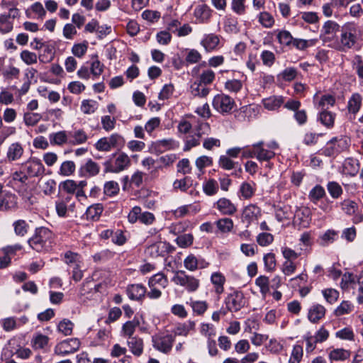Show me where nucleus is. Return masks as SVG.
Here are the masks:
<instances>
[{
  "mask_svg": "<svg viewBox=\"0 0 363 363\" xmlns=\"http://www.w3.org/2000/svg\"><path fill=\"white\" fill-rule=\"evenodd\" d=\"M111 148L121 149L125 145V140L121 135L114 133L108 138Z\"/></svg>",
  "mask_w": 363,
  "mask_h": 363,
  "instance_id": "nucleus-59",
  "label": "nucleus"
},
{
  "mask_svg": "<svg viewBox=\"0 0 363 363\" xmlns=\"http://www.w3.org/2000/svg\"><path fill=\"white\" fill-rule=\"evenodd\" d=\"M30 10L32 11L33 13L38 14V18L43 20L46 14V11L45 9L43 8V5L40 2H35L31 6L30 9H28L26 11V14L27 17L30 18Z\"/></svg>",
  "mask_w": 363,
  "mask_h": 363,
  "instance_id": "nucleus-46",
  "label": "nucleus"
},
{
  "mask_svg": "<svg viewBox=\"0 0 363 363\" xmlns=\"http://www.w3.org/2000/svg\"><path fill=\"white\" fill-rule=\"evenodd\" d=\"M116 154H113L106 160L103 165L104 167V173H118L127 169L130 165V160L129 157L124 152L120 153L113 160Z\"/></svg>",
  "mask_w": 363,
  "mask_h": 363,
  "instance_id": "nucleus-3",
  "label": "nucleus"
},
{
  "mask_svg": "<svg viewBox=\"0 0 363 363\" xmlns=\"http://www.w3.org/2000/svg\"><path fill=\"white\" fill-rule=\"evenodd\" d=\"M179 146V142L172 138L163 139L153 142L150 146L149 151L151 153L160 155L166 150L176 149Z\"/></svg>",
  "mask_w": 363,
  "mask_h": 363,
  "instance_id": "nucleus-13",
  "label": "nucleus"
},
{
  "mask_svg": "<svg viewBox=\"0 0 363 363\" xmlns=\"http://www.w3.org/2000/svg\"><path fill=\"white\" fill-rule=\"evenodd\" d=\"M350 142V140L346 137H334L321 150V154L327 157H336L349 148Z\"/></svg>",
  "mask_w": 363,
  "mask_h": 363,
  "instance_id": "nucleus-4",
  "label": "nucleus"
},
{
  "mask_svg": "<svg viewBox=\"0 0 363 363\" xmlns=\"http://www.w3.org/2000/svg\"><path fill=\"white\" fill-rule=\"evenodd\" d=\"M21 59L26 65H33L37 62L38 57L37 55L33 52L25 50H23L20 54Z\"/></svg>",
  "mask_w": 363,
  "mask_h": 363,
  "instance_id": "nucleus-63",
  "label": "nucleus"
},
{
  "mask_svg": "<svg viewBox=\"0 0 363 363\" xmlns=\"http://www.w3.org/2000/svg\"><path fill=\"white\" fill-rule=\"evenodd\" d=\"M327 190L334 199H339L343 193L342 186L336 182H329L327 184Z\"/></svg>",
  "mask_w": 363,
  "mask_h": 363,
  "instance_id": "nucleus-38",
  "label": "nucleus"
},
{
  "mask_svg": "<svg viewBox=\"0 0 363 363\" xmlns=\"http://www.w3.org/2000/svg\"><path fill=\"white\" fill-rule=\"evenodd\" d=\"M17 207V198L14 194L5 196L0 199V211H6Z\"/></svg>",
  "mask_w": 363,
  "mask_h": 363,
  "instance_id": "nucleus-26",
  "label": "nucleus"
},
{
  "mask_svg": "<svg viewBox=\"0 0 363 363\" xmlns=\"http://www.w3.org/2000/svg\"><path fill=\"white\" fill-rule=\"evenodd\" d=\"M81 256L77 252H74L72 251H67L64 255V261L68 265L79 264Z\"/></svg>",
  "mask_w": 363,
  "mask_h": 363,
  "instance_id": "nucleus-56",
  "label": "nucleus"
},
{
  "mask_svg": "<svg viewBox=\"0 0 363 363\" xmlns=\"http://www.w3.org/2000/svg\"><path fill=\"white\" fill-rule=\"evenodd\" d=\"M215 205L223 215L232 216L237 211L236 206L226 198L220 199Z\"/></svg>",
  "mask_w": 363,
  "mask_h": 363,
  "instance_id": "nucleus-18",
  "label": "nucleus"
},
{
  "mask_svg": "<svg viewBox=\"0 0 363 363\" xmlns=\"http://www.w3.org/2000/svg\"><path fill=\"white\" fill-rule=\"evenodd\" d=\"M43 48V53L39 56V59L42 62H50L55 57V45L45 42Z\"/></svg>",
  "mask_w": 363,
  "mask_h": 363,
  "instance_id": "nucleus-34",
  "label": "nucleus"
},
{
  "mask_svg": "<svg viewBox=\"0 0 363 363\" xmlns=\"http://www.w3.org/2000/svg\"><path fill=\"white\" fill-rule=\"evenodd\" d=\"M211 9L206 4L199 5L194 10V16L200 23L208 22L211 16Z\"/></svg>",
  "mask_w": 363,
  "mask_h": 363,
  "instance_id": "nucleus-21",
  "label": "nucleus"
},
{
  "mask_svg": "<svg viewBox=\"0 0 363 363\" xmlns=\"http://www.w3.org/2000/svg\"><path fill=\"white\" fill-rule=\"evenodd\" d=\"M325 196V189L321 185L317 184L310 191L308 198L313 203H317L318 201Z\"/></svg>",
  "mask_w": 363,
  "mask_h": 363,
  "instance_id": "nucleus-33",
  "label": "nucleus"
},
{
  "mask_svg": "<svg viewBox=\"0 0 363 363\" xmlns=\"http://www.w3.org/2000/svg\"><path fill=\"white\" fill-rule=\"evenodd\" d=\"M263 105L268 110H276L284 103L282 96H273L262 100Z\"/></svg>",
  "mask_w": 363,
  "mask_h": 363,
  "instance_id": "nucleus-30",
  "label": "nucleus"
},
{
  "mask_svg": "<svg viewBox=\"0 0 363 363\" xmlns=\"http://www.w3.org/2000/svg\"><path fill=\"white\" fill-rule=\"evenodd\" d=\"M255 284L260 289V293L266 295L269 291V280L266 276L261 275L255 280Z\"/></svg>",
  "mask_w": 363,
  "mask_h": 363,
  "instance_id": "nucleus-48",
  "label": "nucleus"
},
{
  "mask_svg": "<svg viewBox=\"0 0 363 363\" xmlns=\"http://www.w3.org/2000/svg\"><path fill=\"white\" fill-rule=\"evenodd\" d=\"M211 280L215 286L216 294H220L224 291L223 285L225 282V277L220 272H214L211 274Z\"/></svg>",
  "mask_w": 363,
  "mask_h": 363,
  "instance_id": "nucleus-29",
  "label": "nucleus"
},
{
  "mask_svg": "<svg viewBox=\"0 0 363 363\" xmlns=\"http://www.w3.org/2000/svg\"><path fill=\"white\" fill-rule=\"evenodd\" d=\"M341 27L340 25L331 20H328L323 24L320 30V38L324 43H333V46L335 45L338 37V32H340Z\"/></svg>",
  "mask_w": 363,
  "mask_h": 363,
  "instance_id": "nucleus-7",
  "label": "nucleus"
},
{
  "mask_svg": "<svg viewBox=\"0 0 363 363\" xmlns=\"http://www.w3.org/2000/svg\"><path fill=\"white\" fill-rule=\"evenodd\" d=\"M54 240V233L48 228H36L34 234L28 240L29 246L37 252L48 251Z\"/></svg>",
  "mask_w": 363,
  "mask_h": 363,
  "instance_id": "nucleus-2",
  "label": "nucleus"
},
{
  "mask_svg": "<svg viewBox=\"0 0 363 363\" xmlns=\"http://www.w3.org/2000/svg\"><path fill=\"white\" fill-rule=\"evenodd\" d=\"M49 337L43 334H38L32 340L33 347L35 349H44L48 345Z\"/></svg>",
  "mask_w": 363,
  "mask_h": 363,
  "instance_id": "nucleus-55",
  "label": "nucleus"
},
{
  "mask_svg": "<svg viewBox=\"0 0 363 363\" xmlns=\"http://www.w3.org/2000/svg\"><path fill=\"white\" fill-rule=\"evenodd\" d=\"M336 236L337 233L335 230H328L324 234L319 237L318 242L321 246H327L335 241Z\"/></svg>",
  "mask_w": 363,
  "mask_h": 363,
  "instance_id": "nucleus-39",
  "label": "nucleus"
},
{
  "mask_svg": "<svg viewBox=\"0 0 363 363\" xmlns=\"http://www.w3.org/2000/svg\"><path fill=\"white\" fill-rule=\"evenodd\" d=\"M81 342L77 338H69L59 342L55 347V353L60 356H65L77 352Z\"/></svg>",
  "mask_w": 363,
  "mask_h": 363,
  "instance_id": "nucleus-9",
  "label": "nucleus"
},
{
  "mask_svg": "<svg viewBox=\"0 0 363 363\" xmlns=\"http://www.w3.org/2000/svg\"><path fill=\"white\" fill-rule=\"evenodd\" d=\"M350 356V352L342 348L334 349L329 353V359L331 363L334 361H345Z\"/></svg>",
  "mask_w": 363,
  "mask_h": 363,
  "instance_id": "nucleus-32",
  "label": "nucleus"
},
{
  "mask_svg": "<svg viewBox=\"0 0 363 363\" xmlns=\"http://www.w3.org/2000/svg\"><path fill=\"white\" fill-rule=\"evenodd\" d=\"M359 31V27L356 23H345L341 27L340 35L333 48L341 52L352 49L357 42Z\"/></svg>",
  "mask_w": 363,
  "mask_h": 363,
  "instance_id": "nucleus-1",
  "label": "nucleus"
},
{
  "mask_svg": "<svg viewBox=\"0 0 363 363\" xmlns=\"http://www.w3.org/2000/svg\"><path fill=\"white\" fill-rule=\"evenodd\" d=\"M322 293L327 302L330 304L336 302L339 298V291L334 289H326Z\"/></svg>",
  "mask_w": 363,
  "mask_h": 363,
  "instance_id": "nucleus-64",
  "label": "nucleus"
},
{
  "mask_svg": "<svg viewBox=\"0 0 363 363\" xmlns=\"http://www.w3.org/2000/svg\"><path fill=\"white\" fill-rule=\"evenodd\" d=\"M353 306L348 301H343L340 305L334 311L336 316H341L352 312Z\"/></svg>",
  "mask_w": 363,
  "mask_h": 363,
  "instance_id": "nucleus-60",
  "label": "nucleus"
},
{
  "mask_svg": "<svg viewBox=\"0 0 363 363\" xmlns=\"http://www.w3.org/2000/svg\"><path fill=\"white\" fill-rule=\"evenodd\" d=\"M76 166L73 161H65L62 163L59 174L62 176L68 177L75 172Z\"/></svg>",
  "mask_w": 363,
  "mask_h": 363,
  "instance_id": "nucleus-41",
  "label": "nucleus"
},
{
  "mask_svg": "<svg viewBox=\"0 0 363 363\" xmlns=\"http://www.w3.org/2000/svg\"><path fill=\"white\" fill-rule=\"evenodd\" d=\"M73 327V323L69 319L65 318L59 323L57 325V330L64 335L67 336L72 333Z\"/></svg>",
  "mask_w": 363,
  "mask_h": 363,
  "instance_id": "nucleus-43",
  "label": "nucleus"
},
{
  "mask_svg": "<svg viewBox=\"0 0 363 363\" xmlns=\"http://www.w3.org/2000/svg\"><path fill=\"white\" fill-rule=\"evenodd\" d=\"M99 164L91 159H89L86 163L79 168V174L80 177H92L99 174Z\"/></svg>",
  "mask_w": 363,
  "mask_h": 363,
  "instance_id": "nucleus-15",
  "label": "nucleus"
},
{
  "mask_svg": "<svg viewBox=\"0 0 363 363\" xmlns=\"http://www.w3.org/2000/svg\"><path fill=\"white\" fill-rule=\"evenodd\" d=\"M153 347L165 354L169 352L172 348L174 337L172 335H155L152 337Z\"/></svg>",
  "mask_w": 363,
  "mask_h": 363,
  "instance_id": "nucleus-11",
  "label": "nucleus"
},
{
  "mask_svg": "<svg viewBox=\"0 0 363 363\" xmlns=\"http://www.w3.org/2000/svg\"><path fill=\"white\" fill-rule=\"evenodd\" d=\"M277 38L279 43L284 46H291L294 40L290 32L286 30H278Z\"/></svg>",
  "mask_w": 363,
  "mask_h": 363,
  "instance_id": "nucleus-40",
  "label": "nucleus"
},
{
  "mask_svg": "<svg viewBox=\"0 0 363 363\" xmlns=\"http://www.w3.org/2000/svg\"><path fill=\"white\" fill-rule=\"evenodd\" d=\"M255 184H251L248 182H243L240 187V193L245 199H250L255 192Z\"/></svg>",
  "mask_w": 363,
  "mask_h": 363,
  "instance_id": "nucleus-47",
  "label": "nucleus"
},
{
  "mask_svg": "<svg viewBox=\"0 0 363 363\" xmlns=\"http://www.w3.org/2000/svg\"><path fill=\"white\" fill-rule=\"evenodd\" d=\"M172 281L176 285L184 287L188 292L191 293L196 291L200 286L199 279L188 274L184 270L175 272Z\"/></svg>",
  "mask_w": 363,
  "mask_h": 363,
  "instance_id": "nucleus-5",
  "label": "nucleus"
},
{
  "mask_svg": "<svg viewBox=\"0 0 363 363\" xmlns=\"http://www.w3.org/2000/svg\"><path fill=\"white\" fill-rule=\"evenodd\" d=\"M125 292L130 300L139 301L145 298L147 290L142 284H133L127 286Z\"/></svg>",
  "mask_w": 363,
  "mask_h": 363,
  "instance_id": "nucleus-14",
  "label": "nucleus"
},
{
  "mask_svg": "<svg viewBox=\"0 0 363 363\" xmlns=\"http://www.w3.org/2000/svg\"><path fill=\"white\" fill-rule=\"evenodd\" d=\"M216 74L212 69H208L200 74L199 83L205 86L211 84L215 79Z\"/></svg>",
  "mask_w": 363,
  "mask_h": 363,
  "instance_id": "nucleus-51",
  "label": "nucleus"
},
{
  "mask_svg": "<svg viewBox=\"0 0 363 363\" xmlns=\"http://www.w3.org/2000/svg\"><path fill=\"white\" fill-rule=\"evenodd\" d=\"M89 43L86 40H84L82 43L74 44L72 48V54L79 57H82L87 51Z\"/></svg>",
  "mask_w": 363,
  "mask_h": 363,
  "instance_id": "nucleus-54",
  "label": "nucleus"
},
{
  "mask_svg": "<svg viewBox=\"0 0 363 363\" xmlns=\"http://www.w3.org/2000/svg\"><path fill=\"white\" fill-rule=\"evenodd\" d=\"M336 113L326 109L319 110L317 121L327 128L334 127Z\"/></svg>",
  "mask_w": 363,
  "mask_h": 363,
  "instance_id": "nucleus-16",
  "label": "nucleus"
},
{
  "mask_svg": "<svg viewBox=\"0 0 363 363\" xmlns=\"http://www.w3.org/2000/svg\"><path fill=\"white\" fill-rule=\"evenodd\" d=\"M234 106V100L228 95L218 94L213 100V108L221 113H230Z\"/></svg>",
  "mask_w": 363,
  "mask_h": 363,
  "instance_id": "nucleus-12",
  "label": "nucleus"
},
{
  "mask_svg": "<svg viewBox=\"0 0 363 363\" xmlns=\"http://www.w3.org/2000/svg\"><path fill=\"white\" fill-rule=\"evenodd\" d=\"M194 237L191 234H183L178 236L176 239L177 244L183 248L187 247L192 245Z\"/></svg>",
  "mask_w": 363,
  "mask_h": 363,
  "instance_id": "nucleus-62",
  "label": "nucleus"
},
{
  "mask_svg": "<svg viewBox=\"0 0 363 363\" xmlns=\"http://www.w3.org/2000/svg\"><path fill=\"white\" fill-rule=\"evenodd\" d=\"M258 18L259 22L261 23V25L267 28H272L275 22L272 15L267 11L261 12L259 15Z\"/></svg>",
  "mask_w": 363,
  "mask_h": 363,
  "instance_id": "nucleus-45",
  "label": "nucleus"
},
{
  "mask_svg": "<svg viewBox=\"0 0 363 363\" xmlns=\"http://www.w3.org/2000/svg\"><path fill=\"white\" fill-rule=\"evenodd\" d=\"M301 106V103L299 101L289 99L285 103L284 108L294 112V118L299 125L302 126L308 121V114L306 110L300 109Z\"/></svg>",
  "mask_w": 363,
  "mask_h": 363,
  "instance_id": "nucleus-10",
  "label": "nucleus"
},
{
  "mask_svg": "<svg viewBox=\"0 0 363 363\" xmlns=\"http://www.w3.org/2000/svg\"><path fill=\"white\" fill-rule=\"evenodd\" d=\"M191 93L195 96L205 97L209 93V89L205 85L195 82L191 86Z\"/></svg>",
  "mask_w": 363,
  "mask_h": 363,
  "instance_id": "nucleus-44",
  "label": "nucleus"
},
{
  "mask_svg": "<svg viewBox=\"0 0 363 363\" xmlns=\"http://www.w3.org/2000/svg\"><path fill=\"white\" fill-rule=\"evenodd\" d=\"M68 137L69 139V143L73 145H79L84 143L87 140V135L83 130H77L69 132Z\"/></svg>",
  "mask_w": 363,
  "mask_h": 363,
  "instance_id": "nucleus-28",
  "label": "nucleus"
},
{
  "mask_svg": "<svg viewBox=\"0 0 363 363\" xmlns=\"http://www.w3.org/2000/svg\"><path fill=\"white\" fill-rule=\"evenodd\" d=\"M362 96L359 93L353 94L349 99L347 108L350 113L356 115L361 108Z\"/></svg>",
  "mask_w": 363,
  "mask_h": 363,
  "instance_id": "nucleus-23",
  "label": "nucleus"
},
{
  "mask_svg": "<svg viewBox=\"0 0 363 363\" xmlns=\"http://www.w3.org/2000/svg\"><path fill=\"white\" fill-rule=\"evenodd\" d=\"M24 152L22 145L18 143H13L8 147L6 157L9 162H13L19 160Z\"/></svg>",
  "mask_w": 363,
  "mask_h": 363,
  "instance_id": "nucleus-19",
  "label": "nucleus"
},
{
  "mask_svg": "<svg viewBox=\"0 0 363 363\" xmlns=\"http://www.w3.org/2000/svg\"><path fill=\"white\" fill-rule=\"evenodd\" d=\"M59 189L67 194H73L77 191V182L72 179L65 180L60 183Z\"/></svg>",
  "mask_w": 363,
  "mask_h": 363,
  "instance_id": "nucleus-52",
  "label": "nucleus"
},
{
  "mask_svg": "<svg viewBox=\"0 0 363 363\" xmlns=\"http://www.w3.org/2000/svg\"><path fill=\"white\" fill-rule=\"evenodd\" d=\"M131 352L135 356H140L143 352V341L140 337L134 336L128 342Z\"/></svg>",
  "mask_w": 363,
  "mask_h": 363,
  "instance_id": "nucleus-25",
  "label": "nucleus"
},
{
  "mask_svg": "<svg viewBox=\"0 0 363 363\" xmlns=\"http://www.w3.org/2000/svg\"><path fill=\"white\" fill-rule=\"evenodd\" d=\"M342 210L347 215H352L355 213L357 208V203L352 200L345 199L340 203Z\"/></svg>",
  "mask_w": 363,
  "mask_h": 363,
  "instance_id": "nucleus-58",
  "label": "nucleus"
},
{
  "mask_svg": "<svg viewBox=\"0 0 363 363\" xmlns=\"http://www.w3.org/2000/svg\"><path fill=\"white\" fill-rule=\"evenodd\" d=\"M15 234L17 236H25L29 230V225L25 220L19 219L13 223Z\"/></svg>",
  "mask_w": 363,
  "mask_h": 363,
  "instance_id": "nucleus-35",
  "label": "nucleus"
},
{
  "mask_svg": "<svg viewBox=\"0 0 363 363\" xmlns=\"http://www.w3.org/2000/svg\"><path fill=\"white\" fill-rule=\"evenodd\" d=\"M225 303L230 312H238L246 304V298L241 291L234 290L225 298Z\"/></svg>",
  "mask_w": 363,
  "mask_h": 363,
  "instance_id": "nucleus-8",
  "label": "nucleus"
},
{
  "mask_svg": "<svg viewBox=\"0 0 363 363\" xmlns=\"http://www.w3.org/2000/svg\"><path fill=\"white\" fill-rule=\"evenodd\" d=\"M260 214V208L256 205L250 204L244 208L242 212V218L245 220L247 221L248 225L253 220H257Z\"/></svg>",
  "mask_w": 363,
  "mask_h": 363,
  "instance_id": "nucleus-22",
  "label": "nucleus"
},
{
  "mask_svg": "<svg viewBox=\"0 0 363 363\" xmlns=\"http://www.w3.org/2000/svg\"><path fill=\"white\" fill-rule=\"evenodd\" d=\"M203 189L206 195L213 196L218 192V184L216 180L211 179L203 184Z\"/></svg>",
  "mask_w": 363,
  "mask_h": 363,
  "instance_id": "nucleus-57",
  "label": "nucleus"
},
{
  "mask_svg": "<svg viewBox=\"0 0 363 363\" xmlns=\"http://www.w3.org/2000/svg\"><path fill=\"white\" fill-rule=\"evenodd\" d=\"M27 179L33 177H43L45 168L41 160L37 157H30L26 162L21 164Z\"/></svg>",
  "mask_w": 363,
  "mask_h": 363,
  "instance_id": "nucleus-6",
  "label": "nucleus"
},
{
  "mask_svg": "<svg viewBox=\"0 0 363 363\" xmlns=\"http://www.w3.org/2000/svg\"><path fill=\"white\" fill-rule=\"evenodd\" d=\"M220 43L218 35L214 33L204 35L201 41V45L204 48L206 52L214 50Z\"/></svg>",
  "mask_w": 363,
  "mask_h": 363,
  "instance_id": "nucleus-20",
  "label": "nucleus"
},
{
  "mask_svg": "<svg viewBox=\"0 0 363 363\" xmlns=\"http://www.w3.org/2000/svg\"><path fill=\"white\" fill-rule=\"evenodd\" d=\"M325 308L318 303L313 305L308 310V318L312 323H317L325 317Z\"/></svg>",
  "mask_w": 363,
  "mask_h": 363,
  "instance_id": "nucleus-17",
  "label": "nucleus"
},
{
  "mask_svg": "<svg viewBox=\"0 0 363 363\" xmlns=\"http://www.w3.org/2000/svg\"><path fill=\"white\" fill-rule=\"evenodd\" d=\"M42 118L40 114L37 113L27 112L24 113L23 120L26 125L33 126L36 125Z\"/></svg>",
  "mask_w": 363,
  "mask_h": 363,
  "instance_id": "nucleus-61",
  "label": "nucleus"
},
{
  "mask_svg": "<svg viewBox=\"0 0 363 363\" xmlns=\"http://www.w3.org/2000/svg\"><path fill=\"white\" fill-rule=\"evenodd\" d=\"M216 223L218 228L222 233H228L233 228V221L231 218H229L219 219L216 222Z\"/></svg>",
  "mask_w": 363,
  "mask_h": 363,
  "instance_id": "nucleus-50",
  "label": "nucleus"
},
{
  "mask_svg": "<svg viewBox=\"0 0 363 363\" xmlns=\"http://www.w3.org/2000/svg\"><path fill=\"white\" fill-rule=\"evenodd\" d=\"M104 211L101 203H96L90 206L86 211V216L88 219L98 220Z\"/></svg>",
  "mask_w": 363,
  "mask_h": 363,
  "instance_id": "nucleus-31",
  "label": "nucleus"
},
{
  "mask_svg": "<svg viewBox=\"0 0 363 363\" xmlns=\"http://www.w3.org/2000/svg\"><path fill=\"white\" fill-rule=\"evenodd\" d=\"M68 138V135L66 134L65 131H59L50 135V143L59 145L67 143Z\"/></svg>",
  "mask_w": 363,
  "mask_h": 363,
  "instance_id": "nucleus-53",
  "label": "nucleus"
},
{
  "mask_svg": "<svg viewBox=\"0 0 363 363\" xmlns=\"http://www.w3.org/2000/svg\"><path fill=\"white\" fill-rule=\"evenodd\" d=\"M120 191L118 184L115 181L106 182L104 185V194L109 197H113Z\"/></svg>",
  "mask_w": 363,
  "mask_h": 363,
  "instance_id": "nucleus-37",
  "label": "nucleus"
},
{
  "mask_svg": "<svg viewBox=\"0 0 363 363\" xmlns=\"http://www.w3.org/2000/svg\"><path fill=\"white\" fill-rule=\"evenodd\" d=\"M218 165L220 168L225 170H231L237 169L239 172H242V168L239 165L238 162H234L227 155H221L218 160Z\"/></svg>",
  "mask_w": 363,
  "mask_h": 363,
  "instance_id": "nucleus-27",
  "label": "nucleus"
},
{
  "mask_svg": "<svg viewBox=\"0 0 363 363\" xmlns=\"http://www.w3.org/2000/svg\"><path fill=\"white\" fill-rule=\"evenodd\" d=\"M335 104V98L331 94H324L321 96L318 103L317 108L318 110H328L329 106H333Z\"/></svg>",
  "mask_w": 363,
  "mask_h": 363,
  "instance_id": "nucleus-36",
  "label": "nucleus"
},
{
  "mask_svg": "<svg viewBox=\"0 0 363 363\" xmlns=\"http://www.w3.org/2000/svg\"><path fill=\"white\" fill-rule=\"evenodd\" d=\"M263 141L253 144L254 148L257 150V159L259 161H269L275 156V153L263 148Z\"/></svg>",
  "mask_w": 363,
  "mask_h": 363,
  "instance_id": "nucleus-24",
  "label": "nucleus"
},
{
  "mask_svg": "<svg viewBox=\"0 0 363 363\" xmlns=\"http://www.w3.org/2000/svg\"><path fill=\"white\" fill-rule=\"evenodd\" d=\"M13 22L5 14L0 15V33L5 34L13 30Z\"/></svg>",
  "mask_w": 363,
  "mask_h": 363,
  "instance_id": "nucleus-49",
  "label": "nucleus"
},
{
  "mask_svg": "<svg viewBox=\"0 0 363 363\" xmlns=\"http://www.w3.org/2000/svg\"><path fill=\"white\" fill-rule=\"evenodd\" d=\"M195 327V323L194 321H188L187 323L179 324L174 330L175 335H184L186 336L189 332L194 330Z\"/></svg>",
  "mask_w": 363,
  "mask_h": 363,
  "instance_id": "nucleus-42",
  "label": "nucleus"
}]
</instances>
